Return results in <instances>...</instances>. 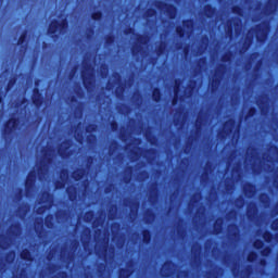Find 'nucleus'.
Wrapping results in <instances>:
<instances>
[{
	"instance_id": "1",
	"label": "nucleus",
	"mask_w": 278,
	"mask_h": 278,
	"mask_svg": "<svg viewBox=\"0 0 278 278\" xmlns=\"http://www.w3.org/2000/svg\"><path fill=\"white\" fill-rule=\"evenodd\" d=\"M68 29V20L63 18L62 21L54 18L48 25L47 34L52 40H58L60 36H64Z\"/></svg>"
},
{
	"instance_id": "2",
	"label": "nucleus",
	"mask_w": 278,
	"mask_h": 278,
	"mask_svg": "<svg viewBox=\"0 0 278 278\" xmlns=\"http://www.w3.org/2000/svg\"><path fill=\"white\" fill-rule=\"evenodd\" d=\"M18 117H10L3 124L2 128V138L8 142V140H12L13 134L18 129Z\"/></svg>"
},
{
	"instance_id": "3",
	"label": "nucleus",
	"mask_w": 278,
	"mask_h": 278,
	"mask_svg": "<svg viewBox=\"0 0 278 278\" xmlns=\"http://www.w3.org/2000/svg\"><path fill=\"white\" fill-rule=\"evenodd\" d=\"M71 147H73V140L71 139H65L59 144L58 154L62 160H68L73 155V149Z\"/></svg>"
},
{
	"instance_id": "4",
	"label": "nucleus",
	"mask_w": 278,
	"mask_h": 278,
	"mask_svg": "<svg viewBox=\"0 0 278 278\" xmlns=\"http://www.w3.org/2000/svg\"><path fill=\"white\" fill-rule=\"evenodd\" d=\"M155 5L157 10H165L166 16L172 21L177 17V7L175 4L159 0Z\"/></svg>"
},
{
	"instance_id": "5",
	"label": "nucleus",
	"mask_w": 278,
	"mask_h": 278,
	"mask_svg": "<svg viewBox=\"0 0 278 278\" xmlns=\"http://www.w3.org/2000/svg\"><path fill=\"white\" fill-rule=\"evenodd\" d=\"M268 29L269 25L268 23L257 24L255 26V34H256V41L260 45H264L268 40Z\"/></svg>"
},
{
	"instance_id": "6",
	"label": "nucleus",
	"mask_w": 278,
	"mask_h": 278,
	"mask_svg": "<svg viewBox=\"0 0 278 278\" xmlns=\"http://www.w3.org/2000/svg\"><path fill=\"white\" fill-rule=\"evenodd\" d=\"M227 65L220 64L218 68L215 71L214 77L211 80V92H216L218 90V86H220V81L223 79V75Z\"/></svg>"
},
{
	"instance_id": "7",
	"label": "nucleus",
	"mask_w": 278,
	"mask_h": 278,
	"mask_svg": "<svg viewBox=\"0 0 278 278\" xmlns=\"http://www.w3.org/2000/svg\"><path fill=\"white\" fill-rule=\"evenodd\" d=\"M38 178V174L36 170H30L25 179L24 186L26 190V194H29L34 188H36V179Z\"/></svg>"
},
{
	"instance_id": "8",
	"label": "nucleus",
	"mask_w": 278,
	"mask_h": 278,
	"mask_svg": "<svg viewBox=\"0 0 278 278\" xmlns=\"http://www.w3.org/2000/svg\"><path fill=\"white\" fill-rule=\"evenodd\" d=\"M53 163V157L49 154L48 150L43 151V159L40 165L37 167L38 175H45L47 173V165Z\"/></svg>"
},
{
	"instance_id": "9",
	"label": "nucleus",
	"mask_w": 278,
	"mask_h": 278,
	"mask_svg": "<svg viewBox=\"0 0 278 278\" xmlns=\"http://www.w3.org/2000/svg\"><path fill=\"white\" fill-rule=\"evenodd\" d=\"M31 103L35 108H42L45 105V96H42L38 87L33 89Z\"/></svg>"
},
{
	"instance_id": "10",
	"label": "nucleus",
	"mask_w": 278,
	"mask_h": 278,
	"mask_svg": "<svg viewBox=\"0 0 278 278\" xmlns=\"http://www.w3.org/2000/svg\"><path fill=\"white\" fill-rule=\"evenodd\" d=\"M80 77L83 79V86L85 90H87V92H90V90H92V87L94 86V83L91 79L92 74L87 75L86 71H81Z\"/></svg>"
},
{
	"instance_id": "11",
	"label": "nucleus",
	"mask_w": 278,
	"mask_h": 278,
	"mask_svg": "<svg viewBox=\"0 0 278 278\" xmlns=\"http://www.w3.org/2000/svg\"><path fill=\"white\" fill-rule=\"evenodd\" d=\"M66 177H68V169H61L60 179L54 182V190H64L66 186Z\"/></svg>"
},
{
	"instance_id": "12",
	"label": "nucleus",
	"mask_w": 278,
	"mask_h": 278,
	"mask_svg": "<svg viewBox=\"0 0 278 278\" xmlns=\"http://www.w3.org/2000/svg\"><path fill=\"white\" fill-rule=\"evenodd\" d=\"M255 192H257L255 184L247 182L243 186V194H245V197H248V199H251L252 197H255Z\"/></svg>"
},
{
	"instance_id": "13",
	"label": "nucleus",
	"mask_w": 278,
	"mask_h": 278,
	"mask_svg": "<svg viewBox=\"0 0 278 278\" xmlns=\"http://www.w3.org/2000/svg\"><path fill=\"white\" fill-rule=\"evenodd\" d=\"M203 12H204V16L206 18H214L216 16V14L218 13V10L216 9V7H214L212 4H205Z\"/></svg>"
},
{
	"instance_id": "14",
	"label": "nucleus",
	"mask_w": 278,
	"mask_h": 278,
	"mask_svg": "<svg viewBox=\"0 0 278 278\" xmlns=\"http://www.w3.org/2000/svg\"><path fill=\"white\" fill-rule=\"evenodd\" d=\"M26 42H27V30H24L17 39V47H20L22 51H27V45H25Z\"/></svg>"
},
{
	"instance_id": "15",
	"label": "nucleus",
	"mask_w": 278,
	"mask_h": 278,
	"mask_svg": "<svg viewBox=\"0 0 278 278\" xmlns=\"http://www.w3.org/2000/svg\"><path fill=\"white\" fill-rule=\"evenodd\" d=\"M179 86H181V80H176L174 86V97L172 99V105H177V103H179Z\"/></svg>"
},
{
	"instance_id": "16",
	"label": "nucleus",
	"mask_w": 278,
	"mask_h": 278,
	"mask_svg": "<svg viewBox=\"0 0 278 278\" xmlns=\"http://www.w3.org/2000/svg\"><path fill=\"white\" fill-rule=\"evenodd\" d=\"M66 194L68 197V200L72 201V203H74V201H77V197H78L77 187L75 186L67 187Z\"/></svg>"
},
{
	"instance_id": "17",
	"label": "nucleus",
	"mask_w": 278,
	"mask_h": 278,
	"mask_svg": "<svg viewBox=\"0 0 278 278\" xmlns=\"http://www.w3.org/2000/svg\"><path fill=\"white\" fill-rule=\"evenodd\" d=\"M141 236H142L143 244H150L151 240H153V232H151V230H149V228H144L141 231Z\"/></svg>"
},
{
	"instance_id": "18",
	"label": "nucleus",
	"mask_w": 278,
	"mask_h": 278,
	"mask_svg": "<svg viewBox=\"0 0 278 278\" xmlns=\"http://www.w3.org/2000/svg\"><path fill=\"white\" fill-rule=\"evenodd\" d=\"M20 257L24 262H34V255L31 254V251L27 248H25L21 251Z\"/></svg>"
},
{
	"instance_id": "19",
	"label": "nucleus",
	"mask_w": 278,
	"mask_h": 278,
	"mask_svg": "<svg viewBox=\"0 0 278 278\" xmlns=\"http://www.w3.org/2000/svg\"><path fill=\"white\" fill-rule=\"evenodd\" d=\"M83 177H86L85 168H78L72 173V179H74V181H81Z\"/></svg>"
},
{
	"instance_id": "20",
	"label": "nucleus",
	"mask_w": 278,
	"mask_h": 278,
	"mask_svg": "<svg viewBox=\"0 0 278 278\" xmlns=\"http://www.w3.org/2000/svg\"><path fill=\"white\" fill-rule=\"evenodd\" d=\"M45 226L47 227V229H53V227H55V215L48 214L45 217Z\"/></svg>"
},
{
	"instance_id": "21",
	"label": "nucleus",
	"mask_w": 278,
	"mask_h": 278,
	"mask_svg": "<svg viewBox=\"0 0 278 278\" xmlns=\"http://www.w3.org/2000/svg\"><path fill=\"white\" fill-rule=\"evenodd\" d=\"M223 224H224V220L223 218H218L214 225H213V231L215 233V236H218L220 233H223Z\"/></svg>"
},
{
	"instance_id": "22",
	"label": "nucleus",
	"mask_w": 278,
	"mask_h": 278,
	"mask_svg": "<svg viewBox=\"0 0 278 278\" xmlns=\"http://www.w3.org/2000/svg\"><path fill=\"white\" fill-rule=\"evenodd\" d=\"M152 101L160 103L162 101V89L155 87L152 89Z\"/></svg>"
},
{
	"instance_id": "23",
	"label": "nucleus",
	"mask_w": 278,
	"mask_h": 278,
	"mask_svg": "<svg viewBox=\"0 0 278 278\" xmlns=\"http://www.w3.org/2000/svg\"><path fill=\"white\" fill-rule=\"evenodd\" d=\"M238 229H240V227L236 223L228 225V233L230 238H238Z\"/></svg>"
},
{
	"instance_id": "24",
	"label": "nucleus",
	"mask_w": 278,
	"mask_h": 278,
	"mask_svg": "<svg viewBox=\"0 0 278 278\" xmlns=\"http://www.w3.org/2000/svg\"><path fill=\"white\" fill-rule=\"evenodd\" d=\"M134 275V269L122 267L118 269V278H129Z\"/></svg>"
},
{
	"instance_id": "25",
	"label": "nucleus",
	"mask_w": 278,
	"mask_h": 278,
	"mask_svg": "<svg viewBox=\"0 0 278 278\" xmlns=\"http://www.w3.org/2000/svg\"><path fill=\"white\" fill-rule=\"evenodd\" d=\"M41 201L42 203H53V194L49 191H42Z\"/></svg>"
},
{
	"instance_id": "26",
	"label": "nucleus",
	"mask_w": 278,
	"mask_h": 278,
	"mask_svg": "<svg viewBox=\"0 0 278 278\" xmlns=\"http://www.w3.org/2000/svg\"><path fill=\"white\" fill-rule=\"evenodd\" d=\"M229 125V128L225 130L226 135L233 134V127H236V119H229L224 124V127H227Z\"/></svg>"
},
{
	"instance_id": "27",
	"label": "nucleus",
	"mask_w": 278,
	"mask_h": 278,
	"mask_svg": "<svg viewBox=\"0 0 278 278\" xmlns=\"http://www.w3.org/2000/svg\"><path fill=\"white\" fill-rule=\"evenodd\" d=\"M275 239V235L270 230H265L263 232V240H265L268 244L273 242Z\"/></svg>"
},
{
	"instance_id": "28",
	"label": "nucleus",
	"mask_w": 278,
	"mask_h": 278,
	"mask_svg": "<svg viewBox=\"0 0 278 278\" xmlns=\"http://www.w3.org/2000/svg\"><path fill=\"white\" fill-rule=\"evenodd\" d=\"M256 105H258V110H261V114H266V112H268V105L264 100H257Z\"/></svg>"
},
{
	"instance_id": "29",
	"label": "nucleus",
	"mask_w": 278,
	"mask_h": 278,
	"mask_svg": "<svg viewBox=\"0 0 278 278\" xmlns=\"http://www.w3.org/2000/svg\"><path fill=\"white\" fill-rule=\"evenodd\" d=\"M42 225H45V220L40 218V222L35 223V231L37 236H42Z\"/></svg>"
},
{
	"instance_id": "30",
	"label": "nucleus",
	"mask_w": 278,
	"mask_h": 278,
	"mask_svg": "<svg viewBox=\"0 0 278 278\" xmlns=\"http://www.w3.org/2000/svg\"><path fill=\"white\" fill-rule=\"evenodd\" d=\"M104 42H105L106 47H112V45H114V42H116V36L106 35L104 38Z\"/></svg>"
},
{
	"instance_id": "31",
	"label": "nucleus",
	"mask_w": 278,
	"mask_h": 278,
	"mask_svg": "<svg viewBox=\"0 0 278 278\" xmlns=\"http://www.w3.org/2000/svg\"><path fill=\"white\" fill-rule=\"evenodd\" d=\"M182 27L185 29H192L194 27V20L192 18H187L182 21Z\"/></svg>"
},
{
	"instance_id": "32",
	"label": "nucleus",
	"mask_w": 278,
	"mask_h": 278,
	"mask_svg": "<svg viewBox=\"0 0 278 278\" xmlns=\"http://www.w3.org/2000/svg\"><path fill=\"white\" fill-rule=\"evenodd\" d=\"M251 45H253V37L247 36L243 42V50L249 51V49H251Z\"/></svg>"
},
{
	"instance_id": "33",
	"label": "nucleus",
	"mask_w": 278,
	"mask_h": 278,
	"mask_svg": "<svg viewBox=\"0 0 278 278\" xmlns=\"http://www.w3.org/2000/svg\"><path fill=\"white\" fill-rule=\"evenodd\" d=\"M166 52V42L161 41V43L156 47V55H164Z\"/></svg>"
},
{
	"instance_id": "34",
	"label": "nucleus",
	"mask_w": 278,
	"mask_h": 278,
	"mask_svg": "<svg viewBox=\"0 0 278 278\" xmlns=\"http://www.w3.org/2000/svg\"><path fill=\"white\" fill-rule=\"evenodd\" d=\"M255 114H257V109L255 106H251L248 110L247 115L244 116V121H249V118H253V116H255Z\"/></svg>"
},
{
	"instance_id": "35",
	"label": "nucleus",
	"mask_w": 278,
	"mask_h": 278,
	"mask_svg": "<svg viewBox=\"0 0 278 278\" xmlns=\"http://www.w3.org/2000/svg\"><path fill=\"white\" fill-rule=\"evenodd\" d=\"M235 203H236V207H238V210H242L244 207V204L247 203V201L244 200V198L242 195H240L235 200Z\"/></svg>"
},
{
	"instance_id": "36",
	"label": "nucleus",
	"mask_w": 278,
	"mask_h": 278,
	"mask_svg": "<svg viewBox=\"0 0 278 278\" xmlns=\"http://www.w3.org/2000/svg\"><path fill=\"white\" fill-rule=\"evenodd\" d=\"M85 223H90L91 220H94V211H87L84 216Z\"/></svg>"
},
{
	"instance_id": "37",
	"label": "nucleus",
	"mask_w": 278,
	"mask_h": 278,
	"mask_svg": "<svg viewBox=\"0 0 278 278\" xmlns=\"http://www.w3.org/2000/svg\"><path fill=\"white\" fill-rule=\"evenodd\" d=\"M176 34L178 38H186V34H187L186 28L184 26H177Z\"/></svg>"
},
{
	"instance_id": "38",
	"label": "nucleus",
	"mask_w": 278,
	"mask_h": 278,
	"mask_svg": "<svg viewBox=\"0 0 278 278\" xmlns=\"http://www.w3.org/2000/svg\"><path fill=\"white\" fill-rule=\"evenodd\" d=\"M157 14V10H155L154 8H149L148 10H146L144 16L147 18H153V16H155Z\"/></svg>"
},
{
	"instance_id": "39",
	"label": "nucleus",
	"mask_w": 278,
	"mask_h": 278,
	"mask_svg": "<svg viewBox=\"0 0 278 278\" xmlns=\"http://www.w3.org/2000/svg\"><path fill=\"white\" fill-rule=\"evenodd\" d=\"M14 86H16V78H10L7 87H5V92H10L12 90V88H14Z\"/></svg>"
},
{
	"instance_id": "40",
	"label": "nucleus",
	"mask_w": 278,
	"mask_h": 278,
	"mask_svg": "<svg viewBox=\"0 0 278 278\" xmlns=\"http://www.w3.org/2000/svg\"><path fill=\"white\" fill-rule=\"evenodd\" d=\"M233 58V52L232 51H228V52H225L223 55H222V62H230Z\"/></svg>"
},
{
	"instance_id": "41",
	"label": "nucleus",
	"mask_w": 278,
	"mask_h": 278,
	"mask_svg": "<svg viewBox=\"0 0 278 278\" xmlns=\"http://www.w3.org/2000/svg\"><path fill=\"white\" fill-rule=\"evenodd\" d=\"M92 21H102L103 18V11H94L91 13Z\"/></svg>"
},
{
	"instance_id": "42",
	"label": "nucleus",
	"mask_w": 278,
	"mask_h": 278,
	"mask_svg": "<svg viewBox=\"0 0 278 278\" xmlns=\"http://www.w3.org/2000/svg\"><path fill=\"white\" fill-rule=\"evenodd\" d=\"M231 12L232 14H237V16H242L243 10H242V7L236 4L231 8Z\"/></svg>"
},
{
	"instance_id": "43",
	"label": "nucleus",
	"mask_w": 278,
	"mask_h": 278,
	"mask_svg": "<svg viewBox=\"0 0 278 278\" xmlns=\"http://www.w3.org/2000/svg\"><path fill=\"white\" fill-rule=\"evenodd\" d=\"M146 218H147V223H150V220H153V218H155V213L153 212V210L151 208L147 210Z\"/></svg>"
},
{
	"instance_id": "44",
	"label": "nucleus",
	"mask_w": 278,
	"mask_h": 278,
	"mask_svg": "<svg viewBox=\"0 0 278 278\" xmlns=\"http://www.w3.org/2000/svg\"><path fill=\"white\" fill-rule=\"evenodd\" d=\"M255 203H251V205L248 206L247 214L248 218H253V212H255Z\"/></svg>"
},
{
	"instance_id": "45",
	"label": "nucleus",
	"mask_w": 278,
	"mask_h": 278,
	"mask_svg": "<svg viewBox=\"0 0 278 278\" xmlns=\"http://www.w3.org/2000/svg\"><path fill=\"white\" fill-rule=\"evenodd\" d=\"M273 253V248H270L269 245H267L266 248H264L262 251H261V255L263 257H268V255H270Z\"/></svg>"
},
{
	"instance_id": "46",
	"label": "nucleus",
	"mask_w": 278,
	"mask_h": 278,
	"mask_svg": "<svg viewBox=\"0 0 278 278\" xmlns=\"http://www.w3.org/2000/svg\"><path fill=\"white\" fill-rule=\"evenodd\" d=\"M253 247L260 251L261 249H264V241H262V239H256L254 242H253Z\"/></svg>"
},
{
	"instance_id": "47",
	"label": "nucleus",
	"mask_w": 278,
	"mask_h": 278,
	"mask_svg": "<svg viewBox=\"0 0 278 278\" xmlns=\"http://www.w3.org/2000/svg\"><path fill=\"white\" fill-rule=\"evenodd\" d=\"M248 262H255V260H257V252L255 251H252L248 254V257H247Z\"/></svg>"
},
{
	"instance_id": "48",
	"label": "nucleus",
	"mask_w": 278,
	"mask_h": 278,
	"mask_svg": "<svg viewBox=\"0 0 278 278\" xmlns=\"http://www.w3.org/2000/svg\"><path fill=\"white\" fill-rule=\"evenodd\" d=\"M123 92H125V85H119V87L116 88L115 94L117 98L123 96Z\"/></svg>"
},
{
	"instance_id": "49",
	"label": "nucleus",
	"mask_w": 278,
	"mask_h": 278,
	"mask_svg": "<svg viewBox=\"0 0 278 278\" xmlns=\"http://www.w3.org/2000/svg\"><path fill=\"white\" fill-rule=\"evenodd\" d=\"M137 42L139 45H147V36L144 35H137Z\"/></svg>"
},
{
	"instance_id": "50",
	"label": "nucleus",
	"mask_w": 278,
	"mask_h": 278,
	"mask_svg": "<svg viewBox=\"0 0 278 278\" xmlns=\"http://www.w3.org/2000/svg\"><path fill=\"white\" fill-rule=\"evenodd\" d=\"M21 226L18 224H14L11 226V229L9 230V233L11 236H16V230H18Z\"/></svg>"
},
{
	"instance_id": "51",
	"label": "nucleus",
	"mask_w": 278,
	"mask_h": 278,
	"mask_svg": "<svg viewBox=\"0 0 278 278\" xmlns=\"http://www.w3.org/2000/svg\"><path fill=\"white\" fill-rule=\"evenodd\" d=\"M201 127H203V118L198 117L195 119V129H197V131H201Z\"/></svg>"
},
{
	"instance_id": "52",
	"label": "nucleus",
	"mask_w": 278,
	"mask_h": 278,
	"mask_svg": "<svg viewBox=\"0 0 278 278\" xmlns=\"http://www.w3.org/2000/svg\"><path fill=\"white\" fill-rule=\"evenodd\" d=\"M66 216V211L65 210H60L59 212L55 213V218L56 220H60Z\"/></svg>"
},
{
	"instance_id": "53",
	"label": "nucleus",
	"mask_w": 278,
	"mask_h": 278,
	"mask_svg": "<svg viewBox=\"0 0 278 278\" xmlns=\"http://www.w3.org/2000/svg\"><path fill=\"white\" fill-rule=\"evenodd\" d=\"M93 131H97V126L94 124H89L87 127H86V132L87 134H92Z\"/></svg>"
},
{
	"instance_id": "54",
	"label": "nucleus",
	"mask_w": 278,
	"mask_h": 278,
	"mask_svg": "<svg viewBox=\"0 0 278 278\" xmlns=\"http://www.w3.org/2000/svg\"><path fill=\"white\" fill-rule=\"evenodd\" d=\"M96 140H97V135L90 134V135L87 136V142L89 144H92L93 142H96Z\"/></svg>"
},
{
	"instance_id": "55",
	"label": "nucleus",
	"mask_w": 278,
	"mask_h": 278,
	"mask_svg": "<svg viewBox=\"0 0 278 278\" xmlns=\"http://www.w3.org/2000/svg\"><path fill=\"white\" fill-rule=\"evenodd\" d=\"M226 33L228 35L233 34V22H231V20L228 21V28H227Z\"/></svg>"
},
{
	"instance_id": "56",
	"label": "nucleus",
	"mask_w": 278,
	"mask_h": 278,
	"mask_svg": "<svg viewBox=\"0 0 278 278\" xmlns=\"http://www.w3.org/2000/svg\"><path fill=\"white\" fill-rule=\"evenodd\" d=\"M110 127H111L112 131H118V122L112 121L110 123Z\"/></svg>"
},
{
	"instance_id": "57",
	"label": "nucleus",
	"mask_w": 278,
	"mask_h": 278,
	"mask_svg": "<svg viewBox=\"0 0 278 278\" xmlns=\"http://www.w3.org/2000/svg\"><path fill=\"white\" fill-rule=\"evenodd\" d=\"M7 262H9V264H12V262H14V251H11L7 254Z\"/></svg>"
},
{
	"instance_id": "58",
	"label": "nucleus",
	"mask_w": 278,
	"mask_h": 278,
	"mask_svg": "<svg viewBox=\"0 0 278 278\" xmlns=\"http://www.w3.org/2000/svg\"><path fill=\"white\" fill-rule=\"evenodd\" d=\"M49 210V206L47 205H41L37 208V214H45Z\"/></svg>"
},
{
	"instance_id": "59",
	"label": "nucleus",
	"mask_w": 278,
	"mask_h": 278,
	"mask_svg": "<svg viewBox=\"0 0 278 278\" xmlns=\"http://www.w3.org/2000/svg\"><path fill=\"white\" fill-rule=\"evenodd\" d=\"M203 64H207V59L205 56H202L198 60V66L201 68Z\"/></svg>"
},
{
	"instance_id": "60",
	"label": "nucleus",
	"mask_w": 278,
	"mask_h": 278,
	"mask_svg": "<svg viewBox=\"0 0 278 278\" xmlns=\"http://www.w3.org/2000/svg\"><path fill=\"white\" fill-rule=\"evenodd\" d=\"M271 230L273 231H278V217L275 218L273 222H271Z\"/></svg>"
},
{
	"instance_id": "61",
	"label": "nucleus",
	"mask_w": 278,
	"mask_h": 278,
	"mask_svg": "<svg viewBox=\"0 0 278 278\" xmlns=\"http://www.w3.org/2000/svg\"><path fill=\"white\" fill-rule=\"evenodd\" d=\"M105 270V263H100L98 265V273L102 274Z\"/></svg>"
},
{
	"instance_id": "62",
	"label": "nucleus",
	"mask_w": 278,
	"mask_h": 278,
	"mask_svg": "<svg viewBox=\"0 0 278 278\" xmlns=\"http://www.w3.org/2000/svg\"><path fill=\"white\" fill-rule=\"evenodd\" d=\"M140 176L142 177L143 180H144V179H149V172H147V170H141V172H140Z\"/></svg>"
},
{
	"instance_id": "63",
	"label": "nucleus",
	"mask_w": 278,
	"mask_h": 278,
	"mask_svg": "<svg viewBox=\"0 0 278 278\" xmlns=\"http://www.w3.org/2000/svg\"><path fill=\"white\" fill-rule=\"evenodd\" d=\"M93 162H94V156L87 157V166H92Z\"/></svg>"
},
{
	"instance_id": "64",
	"label": "nucleus",
	"mask_w": 278,
	"mask_h": 278,
	"mask_svg": "<svg viewBox=\"0 0 278 278\" xmlns=\"http://www.w3.org/2000/svg\"><path fill=\"white\" fill-rule=\"evenodd\" d=\"M134 28H131V27H128V28H126V30H125V34H126V36H129V34H134Z\"/></svg>"
}]
</instances>
